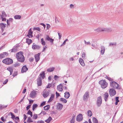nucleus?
<instances>
[{
    "label": "nucleus",
    "instance_id": "nucleus-8",
    "mask_svg": "<svg viewBox=\"0 0 123 123\" xmlns=\"http://www.w3.org/2000/svg\"><path fill=\"white\" fill-rule=\"evenodd\" d=\"M109 94L111 97L114 96L116 94V91L115 90L112 88H111L109 91Z\"/></svg>",
    "mask_w": 123,
    "mask_h": 123
},
{
    "label": "nucleus",
    "instance_id": "nucleus-56",
    "mask_svg": "<svg viewBox=\"0 0 123 123\" xmlns=\"http://www.w3.org/2000/svg\"><path fill=\"white\" fill-rule=\"evenodd\" d=\"M45 104V102H43L40 105V106L41 107V106H43Z\"/></svg>",
    "mask_w": 123,
    "mask_h": 123
},
{
    "label": "nucleus",
    "instance_id": "nucleus-59",
    "mask_svg": "<svg viewBox=\"0 0 123 123\" xmlns=\"http://www.w3.org/2000/svg\"><path fill=\"white\" fill-rule=\"evenodd\" d=\"M84 42H85V43H86V44L87 45H90L91 44L89 42H86V41L85 40H84Z\"/></svg>",
    "mask_w": 123,
    "mask_h": 123
},
{
    "label": "nucleus",
    "instance_id": "nucleus-49",
    "mask_svg": "<svg viewBox=\"0 0 123 123\" xmlns=\"http://www.w3.org/2000/svg\"><path fill=\"white\" fill-rule=\"evenodd\" d=\"M86 56V54L85 53L83 52L82 55V57L83 59H84L85 58Z\"/></svg>",
    "mask_w": 123,
    "mask_h": 123
},
{
    "label": "nucleus",
    "instance_id": "nucleus-26",
    "mask_svg": "<svg viewBox=\"0 0 123 123\" xmlns=\"http://www.w3.org/2000/svg\"><path fill=\"white\" fill-rule=\"evenodd\" d=\"M101 53L102 55H103L104 54L105 51V48L103 46H101Z\"/></svg>",
    "mask_w": 123,
    "mask_h": 123
},
{
    "label": "nucleus",
    "instance_id": "nucleus-19",
    "mask_svg": "<svg viewBox=\"0 0 123 123\" xmlns=\"http://www.w3.org/2000/svg\"><path fill=\"white\" fill-rule=\"evenodd\" d=\"M104 96L105 100V101H107L108 100L109 96L108 93L107 92H106L105 94H104Z\"/></svg>",
    "mask_w": 123,
    "mask_h": 123
},
{
    "label": "nucleus",
    "instance_id": "nucleus-33",
    "mask_svg": "<svg viewBox=\"0 0 123 123\" xmlns=\"http://www.w3.org/2000/svg\"><path fill=\"white\" fill-rule=\"evenodd\" d=\"M32 41L31 39L28 38L26 39V43L29 45L32 42Z\"/></svg>",
    "mask_w": 123,
    "mask_h": 123
},
{
    "label": "nucleus",
    "instance_id": "nucleus-29",
    "mask_svg": "<svg viewBox=\"0 0 123 123\" xmlns=\"http://www.w3.org/2000/svg\"><path fill=\"white\" fill-rule=\"evenodd\" d=\"M52 119L51 117H49L48 119L45 121V122L47 123H49Z\"/></svg>",
    "mask_w": 123,
    "mask_h": 123
},
{
    "label": "nucleus",
    "instance_id": "nucleus-64",
    "mask_svg": "<svg viewBox=\"0 0 123 123\" xmlns=\"http://www.w3.org/2000/svg\"><path fill=\"white\" fill-rule=\"evenodd\" d=\"M74 60V58L73 57L70 58L69 59V60L70 61H73Z\"/></svg>",
    "mask_w": 123,
    "mask_h": 123
},
{
    "label": "nucleus",
    "instance_id": "nucleus-52",
    "mask_svg": "<svg viewBox=\"0 0 123 123\" xmlns=\"http://www.w3.org/2000/svg\"><path fill=\"white\" fill-rule=\"evenodd\" d=\"M37 123H45L42 120H39L37 121Z\"/></svg>",
    "mask_w": 123,
    "mask_h": 123
},
{
    "label": "nucleus",
    "instance_id": "nucleus-48",
    "mask_svg": "<svg viewBox=\"0 0 123 123\" xmlns=\"http://www.w3.org/2000/svg\"><path fill=\"white\" fill-rule=\"evenodd\" d=\"M41 42L42 43L43 45H45V43L44 41L43 40V39L42 38L41 39Z\"/></svg>",
    "mask_w": 123,
    "mask_h": 123
},
{
    "label": "nucleus",
    "instance_id": "nucleus-25",
    "mask_svg": "<svg viewBox=\"0 0 123 123\" xmlns=\"http://www.w3.org/2000/svg\"><path fill=\"white\" fill-rule=\"evenodd\" d=\"M64 97L66 98H68L70 96V94L68 92H66L64 93Z\"/></svg>",
    "mask_w": 123,
    "mask_h": 123
},
{
    "label": "nucleus",
    "instance_id": "nucleus-7",
    "mask_svg": "<svg viewBox=\"0 0 123 123\" xmlns=\"http://www.w3.org/2000/svg\"><path fill=\"white\" fill-rule=\"evenodd\" d=\"M89 95V92H86L83 96V100L84 101H87L88 99Z\"/></svg>",
    "mask_w": 123,
    "mask_h": 123
},
{
    "label": "nucleus",
    "instance_id": "nucleus-4",
    "mask_svg": "<svg viewBox=\"0 0 123 123\" xmlns=\"http://www.w3.org/2000/svg\"><path fill=\"white\" fill-rule=\"evenodd\" d=\"M7 16L5 12L4 11H1L0 13V16L2 19V21H6V19L5 18Z\"/></svg>",
    "mask_w": 123,
    "mask_h": 123
},
{
    "label": "nucleus",
    "instance_id": "nucleus-42",
    "mask_svg": "<svg viewBox=\"0 0 123 123\" xmlns=\"http://www.w3.org/2000/svg\"><path fill=\"white\" fill-rule=\"evenodd\" d=\"M37 104H33V107H32V110L33 111L34 110V109H35V108L37 107Z\"/></svg>",
    "mask_w": 123,
    "mask_h": 123
},
{
    "label": "nucleus",
    "instance_id": "nucleus-63",
    "mask_svg": "<svg viewBox=\"0 0 123 123\" xmlns=\"http://www.w3.org/2000/svg\"><path fill=\"white\" fill-rule=\"evenodd\" d=\"M8 81V80L6 79L3 82V84H6L7 83V82Z\"/></svg>",
    "mask_w": 123,
    "mask_h": 123
},
{
    "label": "nucleus",
    "instance_id": "nucleus-61",
    "mask_svg": "<svg viewBox=\"0 0 123 123\" xmlns=\"http://www.w3.org/2000/svg\"><path fill=\"white\" fill-rule=\"evenodd\" d=\"M47 29H49L50 27V26L49 24H47Z\"/></svg>",
    "mask_w": 123,
    "mask_h": 123
},
{
    "label": "nucleus",
    "instance_id": "nucleus-3",
    "mask_svg": "<svg viewBox=\"0 0 123 123\" xmlns=\"http://www.w3.org/2000/svg\"><path fill=\"white\" fill-rule=\"evenodd\" d=\"M99 83L103 88H106L108 84L105 80H101L99 81Z\"/></svg>",
    "mask_w": 123,
    "mask_h": 123
},
{
    "label": "nucleus",
    "instance_id": "nucleus-58",
    "mask_svg": "<svg viewBox=\"0 0 123 123\" xmlns=\"http://www.w3.org/2000/svg\"><path fill=\"white\" fill-rule=\"evenodd\" d=\"M58 34L59 37V39H60L61 37L62 34L60 33H58Z\"/></svg>",
    "mask_w": 123,
    "mask_h": 123
},
{
    "label": "nucleus",
    "instance_id": "nucleus-43",
    "mask_svg": "<svg viewBox=\"0 0 123 123\" xmlns=\"http://www.w3.org/2000/svg\"><path fill=\"white\" fill-rule=\"evenodd\" d=\"M27 114L30 115L31 117L32 116V112H31L30 110H29L28 111L27 113Z\"/></svg>",
    "mask_w": 123,
    "mask_h": 123
},
{
    "label": "nucleus",
    "instance_id": "nucleus-47",
    "mask_svg": "<svg viewBox=\"0 0 123 123\" xmlns=\"http://www.w3.org/2000/svg\"><path fill=\"white\" fill-rule=\"evenodd\" d=\"M11 114V116L12 117L11 118H12L13 119V118H15V116L12 112H10L9 113V114Z\"/></svg>",
    "mask_w": 123,
    "mask_h": 123
},
{
    "label": "nucleus",
    "instance_id": "nucleus-17",
    "mask_svg": "<svg viewBox=\"0 0 123 123\" xmlns=\"http://www.w3.org/2000/svg\"><path fill=\"white\" fill-rule=\"evenodd\" d=\"M63 87L61 84H60L57 86V89L59 91H62L63 90Z\"/></svg>",
    "mask_w": 123,
    "mask_h": 123
},
{
    "label": "nucleus",
    "instance_id": "nucleus-60",
    "mask_svg": "<svg viewBox=\"0 0 123 123\" xmlns=\"http://www.w3.org/2000/svg\"><path fill=\"white\" fill-rule=\"evenodd\" d=\"M119 97H116V98L115 100L117 102H119V100H118Z\"/></svg>",
    "mask_w": 123,
    "mask_h": 123
},
{
    "label": "nucleus",
    "instance_id": "nucleus-13",
    "mask_svg": "<svg viewBox=\"0 0 123 123\" xmlns=\"http://www.w3.org/2000/svg\"><path fill=\"white\" fill-rule=\"evenodd\" d=\"M28 70V68L26 67V65L24 66L21 69V72L22 73H24L25 72Z\"/></svg>",
    "mask_w": 123,
    "mask_h": 123
},
{
    "label": "nucleus",
    "instance_id": "nucleus-45",
    "mask_svg": "<svg viewBox=\"0 0 123 123\" xmlns=\"http://www.w3.org/2000/svg\"><path fill=\"white\" fill-rule=\"evenodd\" d=\"M37 114H35L33 115L32 117L33 119H36L37 118Z\"/></svg>",
    "mask_w": 123,
    "mask_h": 123
},
{
    "label": "nucleus",
    "instance_id": "nucleus-11",
    "mask_svg": "<svg viewBox=\"0 0 123 123\" xmlns=\"http://www.w3.org/2000/svg\"><path fill=\"white\" fill-rule=\"evenodd\" d=\"M82 119V115L81 114H79L77 116L76 120L78 121H80Z\"/></svg>",
    "mask_w": 123,
    "mask_h": 123
},
{
    "label": "nucleus",
    "instance_id": "nucleus-10",
    "mask_svg": "<svg viewBox=\"0 0 123 123\" xmlns=\"http://www.w3.org/2000/svg\"><path fill=\"white\" fill-rule=\"evenodd\" d=\"M8 55V53L7 52H4L0 54V58L2 59L3 58L7 56Z\"/></svg>",
    "mask_w": 123,
    "mask_h": 123
},
{
    "label": "nucleus",
    "instance_id": "nucleus-35",
    "mask_svg": "<svg viewBox=\"0 0 123 123\" xmlns=\"http://www.w3.org/2000/svg\"><path fill=\"white\" fill-rule=\"evenodd\" d=\"M21 16L20 15H16L14 16V18L16 19H19L21 18Z\"/></svg>",
    "mask_w": 123,
    "mask_h": 123
},
{
    "label": "nucleus",
    "instance_id": "nucleus-2",
    "mask_svg": "<svg viewBox=\"0 0 123 123\" xmlns=\"http://www.w3.org/2000/svg\"><path fill=\"white\" fill-rule=\"evenodd\" d=\"M2 62L6 65H10L13 62L12 60L9 58H7L2 60Z\"/></svg>",
    "mask_w": 123,
    "mask_h": 123
},
{
    "label": "nucleus",
    "instance_id": "nucleus-18",
    "mask_svg": "<svg viewBox=\"0 0 123 123\" xmlns=\"http://www.w3.org/2000/svg\"><path fill=\"white\" fill-rule=\"evenodd\" d=\"M40 53H38L35 55L36 61L37 62L39 61L40 59Z\"/></svg>",
    "mask_w": 123,
    "mask_h": 123
},
{
    "label": "nucleus",
    "instance_id": "nucleus-32",
    "mask_svg": "<svg viewBox=\"0 0 123 123\" xmlns=\"http://www.w3.org/2000/svg\"><path fill=\"white\" fill-rule=\"evenodd\" d=\"M54 95L53 94H52L51 95L49 100L48 101V102H51L52 101V100L54 98Z\"/></svg>",
    "mask_w": 123,
    "mask_h": 123
},
{
    "label": "nucleus",
    "instance_id": "nucleus-50",
    "mask_svg": "<svg viewBox=\"0 0 123 123\" xmlns=\"http://www.w3.org/2000/svg\"><path fill=\"white\" fill-rule=\"evenodd\" d=\"M33 30H37L39 31H40V28L38 27H34L33 28Z\"/></svg>",
    "mask_w": 123,
    "mask_h": 123
},
{
    "label": "nucleus",
    "instance_id": "nucleus-55",
    "mask_svg": "<svg viewBox=\"0 0 123 123\" xmlns=\"http://www.w3.org/2000/svg\"><path fill=\"white\" fill-rule=\"evenodd\" d=\"M68 40L67 39H66L63 42V43L61 45V46H63V45H65V44L66 42Z\"/></svg>",
    "mask_w": 123,
    "mask_h": 123
},
{
    "label": "nucleus",
    "instance_id": "nucleus-14",
    "mask_svg": "<svg viewBox=\"0 0 123 123\" xmlns=\"http://www.w3.org/2000/svg\"><path fill=\"white\" fill-rule=\"evenodd\" d=\"M36 91H33L31 93L30 95V97L31 98H34L36 96Z\"/></svg>",
    "mask_w": 123,
    "mask_h": 123
},
{
    "label": "nucleus",
    "instance_id": "nucleus-30",
    "mask_svg": "<svg viewBox=\"0 0 123 123\" xmlns=\"http://www.w3.org/2000/svg\"><path fill=\"white\" fill-rule=\"evenodd\" d=\"M63 107V105L61 104H58L57 106V108L58 109L61 110Z\"/></svg>",
    "mask_w": 123,
    "mask_h": 123
},
{
    "label": "nucleus",
    "instance_id": "nucleus-24",
    "mask_svg": "<svg viewBox=\"0 0 123 123\" xmlns=\"http://www.w3.org/2000/svg\"><path fill=\"white\" fill-rule=\"evenodd\" d=\"M32 33L33 32L31 31V29H30L29 31L28 35H27V36H28L29 38L30 37H33V36L32 35Z\"/></svg>",
    "mask_w": 123,
    "mask_h": 123
},
{
    "label": "nucleus",
    "instance_id": "nucleus-12",
    "mask_svg": "<svg viewBox=\"0 0 123 123\" xmlns=\"http://www.w3.org/2000/svg\"><path fill=\"white\" fill-rule=\"evenodd\" d=\"M40 46L38 45L34 44L32 46V48L34 49H38L40 48Z\"/></svg>",
    "mask_w": 123,
    "mask_h": 123
},
{
    "label": "nucleus",
    "instance_id": "nucleus-44",
    "mask_svg": "<svg viewBox=\"0 0 123 123\" xmlns=\"http://www.w3.org/2000/svg\"><path fill=\"white\" fill-rule=\"evenodd\" d=\"M7 70L9 71L10 72H12V71H13V68L11 67H9L7 68Z\"/></svg>",
    "mask_w": 123,
    "mask_h": 123
},
{
    "label": "nucleus",
    "instance_id": "nucleus-62",
    "mask_svg": "<svg viewBox=\"0 0 123 123\" xmlns=\"http://www.w3.org/2000/svg\"><path fill=\"white\" fill-rule=\"evenodd\" d=\"M17 72H14L13 74H12V76L13 77H15L17 75Z\"/></svg>",
    "mask_w": 123,
    "mask_h": 123
},
{
    "label": "nucleus",
    "instance_id": "nucleus-5",
    "mask_svg": "<svg viewBox=\"0 0 123 123\" xmlns=\"http://www.w3.org/2000/svg\"><path fill=\"white\" fill-rule=\"evenodd\" d=\"M110 85L111 86L116 89H120V86H119L118 84L115 81L111 82H110Z\"/></svg>",
    "mask_w": 123,
    "mask_h": 123
},
{
    "label": "nucleus",
    "instance_id": "nucleus-20",
    "mask_svg": "<svg viewBox=\"0 0 123 123\" xmlns=\"http://www.w3.org/2000/svg\"><path fill=\"white\" fill-rule=\"evenodd\" d=\"M104 28H98L95 29L94 31L97 32H101L104 31Z\"/></svg>",
    "mask_w": 123,
    "mask_h": 123
},
{
    "label": "nucleus",
    "instance_id": "nucleus-41",
    "mask_svg": "<svg viewBox=\"0 0 123 123\" xmlns=\"http://www.w3.org/2000/svg\"><path fill=\"white\" fill-rule=\"evenodd\" d=\"M7 106V105H0V110L6 108Z\"/></svg>",
    "mask_w": 123,
    "mask_h": 123
},
{
    "label": "nucleus",
    "instance_id": "nucleus-16",
    "mask_svg": "<svg viewBox=\"0 0 123 123\" xmlns=\"http://www.w3.org/2000/svg\"><path fill=\"white\" fill-rule=\"evenodd\" d=\"M6 25L3 23H1L0 24V27L1 28V30L3 31L5 29Z\"/></svg>",
    "mask_w": 123,
    "mask_h": 123
},
{
    "label": "nucleus",
    "instance_id": "nucleus-23",
    "mask_svg": "<svg viewBox=\"0 0 123 123\" xmlns=\"http://www.w3.org/2000/svg\"><path fill=\"white\" fill-rule=\"evenodd\" d=\"M104 31L111 32L112 31V29L111 28H104Z\"/></svg>",
    "mask_w": 123,
    "mask_h": 123
},
{
    "label": "nucleus",
    "instance_id": "nucleus-15",
    "mask_svg": "<svg viewBox=\"0 0 123 123\" xmlns=\"http://www.w3.org/2000/svg\"><path fill=\"white\" fill-rule=\"evenodd\" d=\"M37 82L38 86H40L42 84V80L41 78L38 77L37 79Z\"/></svg>",
    "mask_w": 123,
    "mask_h": 123
},
{
    "label": "nucleus",
    "instance_id": "nucleus-28",
    "mask_svg": "<svg viewBox=\"0 0 123 123\" xmlns=\"http://www.w3.org/2000/svg\"><path fill=\"white\" fill-rule=\"evenodd\" d=\"M55 69V68L51 67L48 68L47 70V71L48 72H51L53 71Z\"/></svg>",
    "mask_w": 123,
    "mask_h": 123
},
{
    "label": "nucleus",
    "instance_id": "nucleus-53",
    "mask_svg": "<svg viewBox=\"0 0 123 123\" xmlns=\"http://www.w3.org/2000/svg\"><path fill=\"white\" fill-rule=\"evenodd\" d=\"M34 59L33 58L31 57L29 59V60L31 62H32L33 61Z\"/></svg>",
    "mask_w": 123,
    "mask_h": 123
},
{
    "label": "nucleus",
    "instance_id": "nucleus-39",
    "mask_svg": "<svg viewBox=\"0 0 123 123\" xmlns=\"http://www.w3.org/2000/svg\"><path fill=\"white\" fill-rule=\"evenodd\" d=\"M93 122L94 123H98L97 120L94 117L92 118Z\"/></svg>",
    "mask_w": 123,
    "mask_h": 123
},
{
    "label": "nucleus",
    "instance_id": "nucleus-38",
    "mask_svg": "<svg viewBox=\"0 0 123 123\" xmlns=\"http://www.w3.org/2000/svg\"><path fill=\"white\" fill-rule=\"evenodd\" d=\"M87 113L89 116L90 117L92 116V113L91 110H89L87 112Z\"/></svg>",
    "mask_w": 123,
    "mask_h": 123
},
{
    "label": "nucleus",
    "instance_id": "nucleus-22",
    "mask_svg": "<svg viewBox=\"0 0 123 123\" xmlns=\"http://www.w3.org/2000/svg\"><path fill=\"white\" fill-rule=\"evenodd\" d=\"M49 94V92L48 91H44L43 93V95L44 98L47 97Z\"/></svg>",
    "mask_w": 123,
    "mask_h": 123
},
{
    "label": "nucleus",
    "instance_id": "nucleus-27",
    "mask_svg": "<svg viewBox=\"0 0 123 123\" xmlns=\"http://www.w3.org/2000/svg\"><path fill=\"white\" fill-rule=\"evenodd\" d=\"M45 72L43 71L42 73L40 74L39 77L41 78L42 77V79H44L45 77Z\"/></svg>",
    "mask_w": 123,
    "mask_h": 123
},
{
    "label": "nucleus",
    "instance_id": "nucleus-46",
    "mask_svg": "<svg viewBox=\"0 0 123 123\" xmlns=\"http://www.w3.org/2000/svg\"><path fill=\"white\" fill-rule=\"evenodd\" d=\"M20 64L18 62H16L14 64V66L15 67H18L19 66Z\"/></svg>",
    "mask_w": 123,
    "mask_h": 123
},
{
    "label": "nucleus",
    "instance_id": "nucleus-34",
    "mask_svg": "<svg viewBox=\"0 0 123 123\" xmlns=\"http://www.w3.org/2000/svg\"><path fill=\"white\" fill-rule=\"evenodd\" d=\"M60 101L64 103H66L67 102V100L63 98H61L60 99Z\"/></svg>",
    "mask_w": 123,
    "mask_h": 123
},
{
    "label": "nucleus",
    "instance_id": "nucleus-21",
    "mask_svg": "<svg viewBox=\"0 0 123 123\" xmlns=\"http://www.w3.org/2000/svg\"><path fill=\"white\" fill-rule=\"evenodd\" d=\"M79 62L80 64L82 66H84L85 64L84 63V61L83 59L81 58H80L79 59Z\"/></svg>",
    "mask_w": 123,
    "mask_h": 123
},
{
    "label": "nucleus",
    "instance_id": "nucleus-1",
    "mask_svg": "<svg viewBox=\"0 0 123 123\" xmlns=\"http://www.w3.org/2000/svg\"><path fill=\"white\" fill-rule=\"evenodd\" d=\"M22 52H19L16 54V57L18 60L20 62H23L25 60L24 57Z\"/></svg>",
    "mask_w": 123,
    "mask_h": 123
},
{
    "label": "nucleus",
    "instance_id": "nucleus-37",
    "mask_svg": "<svg viewBox=\"0 0 123 123\" xmlns=\"http://www.w3.org/2000/svg\"><path fill=\"white\" fill-rule=\"evenodd\" d=\"M17 50V48L16 47H13L12 49L10 50H11L12 52H15Z\"/></svg>",
    "mask_w": 123,
    "mask_h": 123
},
{
    "label": "nucleus",
    "instance_id": "nucleus-54",
    "mask_svg": "<svg viewBox=\"0 0 123 123\" xmlns=\"http://www.w3.org/2000/svg\"><path fill=\"white\" fill-rule=\"evenodd\" d=\"M70 8L72 9H73L74 8V5L72 4L70 5Z\"/></svg>",
    "mask_w": 123,
    "mask_h": 123
},
{
    "label": "nucleus",
    "instance_id": "nucleus-40",
    "mask_svg": "<svg viewBox=\"0 0 123 123\" xmlns=\"http://www.w3.org/2000/svg\"><path fill=\"white\" fill-rule=\"evenodd\" d=\"M116 42H113L111 43L109 45L110 46H116Z\"/></svg>",
    "mask_w": 123,
    "mask_h": 123
},
{
    "label": "nucleus",
    "instance_id": "nucleus-6",
    "mask_svg": "<svg viewBox=\"0 0 123 123\" xmlns=\"http://www.w3.org/2000/svg\"><path fill=\"white\" fill-rule=\"evenodd\" d=\"M102 103V98L101 96L98 97L97 99L96 104L98 107H99L101 106Z\"/></svg>",
    "mask_w": 123,
    "mask_h": 123
},
{
    "label": "nucleus",
    "instance_id": "nucleus-36",
    "mask_svg": "<svg viewBox=\"0 0 123 123\" xmlns=\"http://www.w3.org/2000/svg\"><path fill=\"white\" fill-rule=\"evenodd\" d=\"M49 105H47L44 107V109L45 110H48L49 108Z\"/></svg>",
    "mask_w": 123,
    "mask_h": 123
},
{
    "label": "nucleus",
    "instance_id": "nucleus-51",
    "mask_svg": "<svg viewBox=\"0 0 123 123\" xmlns=\"http://www.w3.org/2000/svg\"><path fill=\"white\" fill-rule=\"evenodd\" d=\"M42 114L43 115H45L46 114V113L45 111H42L41 112L40 114H39V115Z\"/></svg>",
    "mask_w": 123,
    "mask_h": 123
},
{
    "label": "nucleus",
    "instance_id": "nucleus-31",
    "mask_svg": "<svg viewBox=\"0 0 123 123\" xmlns=\"http://www.w3.org/2000/svg\"><path fill=\"white\" fill-rule=\"evenodd\" d=\"M31 117H29L27 119V122L28 123H30L31 122H33V121L31 118Z\"/></svg>",
    "mask_w": 123,
    "mask_h": 123
},
{
    "label": "nucleus",
    "instance_id": "nucleus-57",
    "mask_svg": "<svg viewBox=\"0 0 123 123\" xmlns=\"http://www.w3.org/2000/svg\"><path fill=\"white\" fill-rule=\"evenodd\" d=\"M52 84H51L49 83L48 85L47 86V88H50Z\"/></svg>",
    "mask_w": 123,
    "mask_h": 123
},
{
    "label": "nucleus",
    "instance_id": "nucleus-9",
    "mask_svg": "<svg viewBox=\"0 0 123 123\" xmlns=\"http://www.w3.org/2000/svg\"><path fill=\"white\" fill-rule=\"evenodd\" d=\"M45 40H47L49 41L51 43V44H53L54 39L50 38L48 36H46V37H45Z\"/></svg>",
    "mask_w": 123,
    "mask_h": 123
}]
</instances>
